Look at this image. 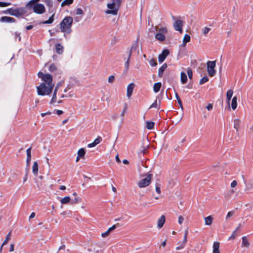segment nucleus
<instances>
[{
	"instance_id": "38",
	"label": "nucleus",
	"mask_w": 253,
	"mask_h": 253,
	"mask_svg": "<svg viewBox=\"0 0 253 253\" xmlns=\"http://www.w3.org/2000/svg\"><path fill=\"white\" fill-rule=\"evenodd\" d=\"M186 242L184 241V240L182 242H179L178 243L179 245L176 247V250H180L184 248Z\"/></svg>"
},
{
	"instance_id": "28",
	"label": "nucleus",
	"mask_w": 253,
	"mask_h": 253,
	"mask_svg": "<svg viewBox=\"0 0 253 253\" xmlns=\"http://www.w3.org/2000/svg\"><path fill=\"white\" fill-rule=\"evenodd\" d=\"M40 0H31L27 4L26 7L31 9V6L33 5L38 4V2H39Z\"/></svg>"
},
{
	"instance_id": "37",
	"label": "nucleus",
	"mask_w": 253,
	"mask_h": 253,
	"mask_svg": "<svg viewBox=\"0 0 253 253\" xmlns=\"http://www.w3.org/2000/svg\"><path fill=\"white\" fill-rule=\"evenodd\" d=\"M240 126V121L239 119H235L234 121V127L236 129L237 131L238 130Z\"/></svg>"
},
{
	"instance_id": "4",
	"label": "nucleus",
	"mask_w": 253,
	"mask_h": 253,
	"mask_svg": "<svg viewBox=\"0 0 253 253\" xmlns=\"http://www.w3.org/2000/svg\"><path fill=\"white\" fill-rule=\"evenodd\" d=\"M57 91L56 90V89H54L53 91H51V92H50L49 95H48L49 97H51L49 104L50 105H53L54 106H56L57 104H61L62 103V100H59L58 101L57 100Z\"/></svg>"
},
{
	"instance_id": "53",
	"label": "nucleus",
	"mask_w": 253,
	"mask_h": 253,
	"mask_svg": "<svg viewBox=\"0 0 253 253\" xmlns=\"http://www.w3.org/2000/svg\"><path fill=\"white\" fill-rule=\"evenodd\" d=\"M183 221H184V217L181 215L179 216L178 219V223L179 224H181L183 223Z\"/></svg>"
},
{
	"instance_id": "20",
	"label": "nucleus",
	"mask_w": 253,
	"mask_h": 253,
	"mask_svg": "<svg viewBox=\"0 0 253 253\" xmlns=\"http://www.w3.org/2000/svg\"><path fill=\"white\" fill-rule=\"evenodd\" d=\"M101 140V138L100 137H97L96 139L94 140V141L91 143H89L87 145V147L88 148H92L95 146L96 145L99 144Z\"/></svg>"
},
{
	"instance_id": "39",
	"label": "nucleus",
	"mask_w": 253,
	"mask_h": 253,
	"mask_svg": "<svg viewBox=\"0 0 253 253\" xmlns=\"http://www.w3.org/2000/svg\"><path fill=\"white\" fill-rule=\"evenodd\" d=\"M155 124L153 122H147L146 127L148 129H152L154 127Z\"/></svg>"
},
{
	"instance_id": "8",
	"label": "nucleus",
	"mask_w": 253,
	"mask_h": 253,
	"mask_svg": "<svg viewBox=\"0 0 253 253\" xmlns=\"http://www.w3.org/2000/svg\"><path fill=\"white\" fill-rule=\"evenodd\" d=\"M31 8H33L34 11L38 14L43 13L45 10L44 6L41 3H38L32 5L31 6Z\"/></svg>"
},
{
	"instance_id": "9",
	"label": "nucleus",
	"mask_w": 253,
	"mask_h": 253,
	"mask_svg": "<svg viewBox=\"0 0 253 253\" xmlns=\"http://www.w3.org/2000/svg\"><path fill=\"white\" fill-rule=\"evenodd\" d=\"M38 93L40 95H44L47 92V87L44 83H42L39 86L37 87Z\"/></svg>"
},
{
	"instance_id": "7",
	"label": "nucleus",
	"mask_w": 253,
	"mask_h": 253,
	"mask_svg": "<svg viewBox=\"0 0 253 253\" xmlns=\"http://www.w3.org/2000/svg\"><path fill=\"white\" fill-rule=\"evenodd\" d=\"M151 174H149L146 178L142 179L138 183L140 188H144L148 186L151 182Z\"/></svg>"
},
{
	"instance_id": "51",
	"label": "nucleus",
	"mask_w": 253,
	"mask_h": 253,
	"mask_svg": "<svg viewBox=\"0 0 253 253\" xmlns=\"http://www.w3.org/2000/svg\"><path fill=\"white\" fill-rule=\"evenodd\" d=\"M115 80V77L113 75H111L109 77L108 81L109 83H112Z\"/></svg>"
},
{
	"instance_id": "43",
	"label": "nucleus",
	"mask_w": 253,
	"mask_h": 253,
	"mask_svg": "<svg viewBox=\"0 0 253 253\" xmlns=\"http://www.w3.org/2000/svg\"><path fill=\"white\" fill-rule=\"evenodd\" d=\"M208 81H209V78L207 76H205V77L202 78L200 80L199 84H204V83L207 82Z\"/></svg>"
},
{
	"instance_id": "2",
	"label": "nucleus",
	"mask_w": 253,
	"mask_h": 253,
	"mask_svg": "<svg viewBox=\"0 0 253 253\" xmlns=\"http://www.w3.org/2000/svg\"><path fill=\"white\" fill-rule=\"evenodd\" d=\"M73 22L72 17L67 16L65 17L60 23V29L62 32L69 34L72 31V25Z\"/></svg>"
},
{
	"instance_id": "3",
	"label": "nucleus",
	"mask_w": 253,
	"mask_h": 253,
	"mask_svg": "<svg viewBox=\"0 0 253 253\" xmlns=\"http://www.w3.org/2000/svg\"><path fill=\"white\" fill-rule=\"evenodd\" d=\"M207 72L210 77L214 76L216 74V71L214 69L216 65V61H209L207 63Z\"/></svg>"
},
{
	"instance_id": "47",
	"label": "nucleus",
	"mask_w": 253,
	"mask_h": 253,
	"mask_svg": "<svg viewBox=\"0 0 253 253\" xmlns=\"http://www.w3.org/2000/svg\"><path fill=\"white\" fill-rule=\"evenodd\" d=\"M149 64L152 67H155L157 65L156 60L154 59H152L149 61Z\"/></svg>"
},
{
	"instance_id": "14",
	"label": "nucleus",
	"mask_w": 253,
	"mask_h": 253,
	"mask_svg": "<svg viewBox=\"0 0 253 253\" xmlns=\"http://www.w3.org/2000/svg\"><path fill=\"white\" fill-rule=\"evenodd\" d=\"M169 51L168 49H165L164 50H163V52L159 55V61L160 63L163 62L165 60L167 56L169 55Z\"/></svg>"
},
{
	"instance_id": "15",
	"label": "nucleus",
	"mask_w": 253,
	"mask_h": 253,
	"mask_svg": "<svg viewBox=\"0 0 253 253\" xmlns=\"http://www.w3.org/2000/svg\"><path fill=\"white\" fill-rule=\"evenodd\" d=\"M166 221V218L164 215H162L160 218H159L157 222V226L160 229L161 228Z\"/></svg>"
},
{
	"instance_id": "29",
	"label": "nucleus",
	"mask_w": 253,
	"mask_h": 253,
	"mask_svg": "<svg viewBox=\"0 0 253 253\" xmlns=\"http://www.w3.org/2000/svg\"><path fill=\"white\" fill-rule=\"evenodd\" d=\"M167 65L166 64H164L162 65V67H161L158 71V76L159 77H162L164 71L165 70V69L167 68Z\"/></svg>"
},
{
	"instance_id": "24",
	"label": "nucleus",
	"mask_w": 253,
	"mask_h": 253,
	"mask_svg": "<svg viewBox=\"0 0 253 253\" xmlns=\"http://www.w3.org/2000/svg\"><path fill=\"white\" fill-rule=\"evenodd\" d=\"M160 104H161V101H159V102L156 99L154 102L152 103V104L150 106L149 109H151L152 108H156L158 109H160Z\"/></svg>"
},
{
	"instance_id": "57",
	"label": "nucleus",
	"mask_w": 253,
	"mask_h": 253,
	"mask_svg": "<svg viewBox=\"0 0 253 253\" xmlns=\"http://www.w3.org/2000/svg\"><path fill=\"white\" fill-rule=\"evenodd\" d=\"M110 234V233L107 231H106V232H104V233H102L101 234V236L103 237V238H105V237H107L108 236H109V235Z\"/></svg>"
},
{
	"instance_id": "56",
	"label": "nucleus",
	"mask_w": 253,
	"mask_h": 253,
	"mask_svg": "<svg viewBox=\"0 0 253 253\" xmlns=\"http://www.w3.org/2000/svg\"><path fill=\"white\" fill-rule=\"evenodd\" d=\"M213 108V105L211 103H209L208 105L206 106V109L209 110L211 111Z\"/></svg>"
},
{
	"instance_id": "46",
	"label": "nucleus",
	"mask_w": 253,
	"mask_h": 253,
	"mask_svg": "<svg viewBox=\"0 0 253 253\" xmlns=\"http://www.w3.org/2000/svg\"><path fill=\"white\" fill-rule=\"evenodd\" d=\"M236 230H234L233 232L232 235L229 237V238L228 239L229 240H234L235 239V238L237 236V235L236 234Z\"/></svg>"
},
{
	"instance_id": "60",
	"label": "nucleus",
	"mask_w": 253,
	"mask_h": 253,
	"mask_svg": "<svg viewBox=\"0 0 253 253\" xmlns=\"http://www.w3.org/2000/svg\"><path fill=\"white\" fill-rule=\"evenodd\" d=\"M187 235H188V230H186L184 232V239H183V240H184L185 242L187 241Z\"/></svg>"
},
{
	"instance_id": "40",
	"label": "nucleus",
	"mask_w": 253,
	"mask_h": 253,
	"mask_svg": "<svg viewBox=\"0 0 253 253\" xmlns=\"http://www.w3.org/2000/svg\"><path fill=\"white\" fill-rule=\"evenodd\" d=\"M73 0H65L61 3V6H64L65 5H69L70 4L72 3Z\"/></svg>"
},
{
	"instance_id": "55",
	"label": "nucleus",
	"mask_w": 253,
	"mask_h": 253,
	"mask_svg": "<svg viewBox=\"0 0 253 253\" xmlns=\"http://www.w3.org/2000/svg\"><path fill=\"white\" fill-rule=\"evenodd\" d=\"M116 228V225H114L112 227H110L107 231L110 233L112 231L115 230Z\"/></svg>"
},
{
	"instance_id": "18",
	"label": "nucleus",
	"mask_w": 253,
	"mask_h": 253,
	"mask_svg": "<svg viewBox=\"0 0 253 253\" xmlns=\"http://www.w3.org/2000/svg\"><path fill=\"white\" fill-rule=\"evenodd\" d=\"M219 246L220 244L219 242H214L213 244L212 248V253H220L219 251Z\"/></svg>"
},
{
	"instance_id": "23",
	"label": "nucleus",
	"mask_w": 253,
	"mask_h": 253,
	"mask_svg": "<svg viewBox=\"0 0 253 253\" xmlns=\"http://www.w3.org/2000/svg\"><path fill=\"white\" fill-rule=\"evenodd\" d=\"M233 94V91L232 89H229L226 93L227 102L228 104L230 103V101L232 98Z\"/></svg>"
},
{
	"instance_id": "52",
	"label": "nucleus",
	"mask_w": 253,
	"mask_h": 253,
	"mask_svg": "<svg viewBox=\"0 0 253 253\" xmlns=\"http://www.w3.org/2000/svg\"><path fill=\"white\" fill-rule=\"evenodd\" d=\"M210 31V29L208 27H205L203 29V32L204 35H206Z\"/></svg>"
},
{
	"instance_id": "48",
	"label": "nucleus",
	"mask_w": 253,
	"mask_h": 253,
	"mask_svg": "<svg viewBox=\"0 0 253 253\" xmlns=\"http://www.w3.org/2000/svg\"><path fill=\"white\" fill-rule=\"evenodd\" d=\"M11 4L10 2H0V7H6Z\"/></svg>"
},
{
	"instance_id": "54",
	"label": "nucleus",
	"mask_w": 253,
	"mask_h": 253,
	"mask_svg": "<svg viewBox=\"0 0 253 253\" xmlns=\"http://www.w3.org/2000/svg\"><path fill=\"white\" fill-rule=\"evenodd\" d=\"M234 211H229L226 215V219H228V218H230V217H231L234 214Z\"/></svg>"
},
{
	"instance_id": "32",
	"label": "nucleus",
	"mask_w": 253,
	"mask_h": 253,
	"mask_svg": "<svg viewBox=\"0 0 253 253\" xmlns=\"http://www.w3.org/2000/svg\"><path fill=\"white\" fill-rule=\"evenodd\" d=\"M38 77L41 78L45 82L47 81V74H43L42 72H39L38 73Z\"/></svg>"
},
{
	"instance_id": "36",
	"label": "nucleus",
	"mask_w": 253,
	"mask_h": 253,
	"mask_svg": "<svg viewBox=\"0 0 253 253\" xmlns=\"http://www.w3.org/2000/svg\"><path fill=\"white\" fill-rule=\"evenodd\" d=\"M190 41V36L188 34H185L183 39V44L185 45L187 42Z\"/></svg>"
},
{
	"instance_id": "1",
	"label": "nucleus",
	"mask_w": 253,
	"mask_h": 253,
	"mask_svg": "<svg viewBox=\"0 0 253 253\" xmlns=\"http://www.w3.org/2000/svg\"><path fill=\"white\" fill-rule=\"evenodd\" d=\"M121 3V0H112L107 4L108 9L105 11V13L107 14L117 15Z\"/></svg>"
},
{
	"instance_id": "33",
	"label": "nucleus",
	"mask_w": 253,
	"mask_h": 253,
	"mask_svg": "<svg viewBox=\"0 0 253 253\" xmlns=\"http://www.w3.org/2000/svg\"><path fill=\"white\" fill-rule=\"evenodd\" d=\"M85 154V152L84 148H81L78 151V156L81 158H84Z\"/></svg>"
},
{
	"instance_id": "16",
	"label": "nucleus",
	"mask_w": 253,
	"mask_h": 253,
	"mask_svg": "<svg viewBox=\"0 0 253 253\" xmlns=\"http://www.w3.org/2000/svg\"><path fill=\"white\" fill-rule=\"evenodd\" d=\"M31 147L29 148L26 150L27 153V159H26V165L27 167L30 166L31 159Z\"/></svg>"
},
{
	"instance_id": "26",
	"label": "nucleus",
	"mask_w": 253,
	"mask_h": 253,
	"mask_svg": "<svg viewBox=\"0 0 253 253\" xmlns=\"http://www.w3.org/2000/svg\"><path fill=\"white\" fill-rule=\"evenodd\" d=\"M60 201L62 204H67L71 201V198L69 196H66L61 198Z\"/></svg>"
},
{
	"instance_id": "59",
	"label": "nucleus",
	"mask_w": 253,
	"mask_h": 253,
	"mask_svg": "<svg viewBox=\"0 0 253 253\" xmlns=\"http://www.w3.org/2000/svg\"><path fill=\"white\" fill-rule=\"evenodd\" d=\"M76 13L78 15H82L83 14V10L81 8H78L76 11Z\"/></svg>"
},
{
	"instance_id": "31",
	"label": "nucleus",
	"mask_w": 253,
	"mask_h": 253,
	"mask_svg": "<svg viewBox=\"0 0 253 253\" xmlns=\"http://www.w3.org/2000/svg\"><path fill=\"white\" fill-rule=\"evenodd\" d=\"M162 84L161 83H157L154 84L153 90L155 92H158L161 87Z\"/></svg>"
},
{
	"instance_id": "27",
	"label": "nucleus",
	"mask_w": 253,
	"mask_h": 253,
	"mask_svg": "<svg viewBox=\"0 0 253 253\" xmlns=\"http://www.w3.org/2000/svg\"><path fill=\"white\" fill-rule=\"evenodd\" d=\"M213 220V218L210 215L205 218V224L207 225H210L211 224Z\"/></svg>"
},
{
	"instance_id": "45",
	"label": "nucleus",
	"mask_w": 253,
	"mask_h": 253,
	"mask_svg": "<svg viewBox=\"0 0 253 253\" xmlns=\"http://www.w3.org/2000/svg\"><path fill=\"white\" fill-rule=\"evenodd\" d=\"M175 97L177 100V101H178V103L179 104V105H180L181 108L182 110L183 109V106H182V101L180 98V97H179L177 93H176L175 94Z\"/></svg>"
},
{
	"instance_id": "12",
	"label": "nucleus",
	"mask_w": 253,
	"mask_h": 253,
	"mask_svg": "<svg viewBox=\"0 0 253 253\" xmlns=\"http://www.w3.org/2000/svg\"><path fill=\"white\" fill-rule=\"evenodd\" d=\"M52 75L48 74V95L51 91H53L55 87L54 84L52 83Z\"/></svg>"
},
{
	"instance_id": "6",
	"label": "nucleus",
	"mask_w": 253,
	"mask_h": 253,
	"mask_svg": "<svg viewBox=\"0 0 253 253\" xmlns=\"http://www.w3.org/2000/svg\"><path fill=\"white\" fill-rule=\"evenodd\" d=\"M48 71L55 77L61 75L62 72L57 63H51L48 66Z\"/></svg>"
},
{
	"instance_id": "49",
	"label": "nucleus",
	"mask_w": 253,
	"mask_h": 253,
	"mask_svg": "<svg viewBox=\"0 0 253 253\" xmlns=\"http://www.w3.org/2000/svg\"><path fill=\"white\" fill-rule=\"evenodd\" d=\"M54 16L55 14L53 13L52 15L48 18V24H51L53 22Z\"/></svg>"
},
{
	"instance_id": "11",
	"label": "nucleus",
	"mask_w": 253,
	"mask_h": 253,
	"mask_svg": "<svg viewBox=\"0 0 253 253\" xmlns=\"http://www.w3.org/2000/svg\"><path fill=\"white\" fill-rule=\"evenodd\" d=\"M183 22L180 20H177L175 21L173 24L174 29L176 31H178L180 33L182 32V27Z\"/></svg>"
},
{
	"instance_id": "30",
	"label": "nucleus",
	"mask_w": 253,
	"mask_h": 253,
	"mask_svg": "<svg viewBox=\"0 0 253 253\" xmlns=\"http://www.w3.org/2000/svg\"><path fill=\"white\" fill-rule=\"evenodd\" d=\"M237 98L236 96H234L232 100L231 107L233 110L236 109L237 106Z\"/></svg>"
},
{
	"instance_id": "17",
	"label": "nucleus",
	"mask_w": 253,
	"mask_h": 253,
	"mask_svg": "<svg viewBox=\"0 0 253 253\" xmlns=\"http://www.w3.org/2000/svg\"><path fill=\"white\" fill-rule=\"evenodd\" d=\"M0 21L1 22L5 23H12L15 22V20L13 18L8 16H3L1 17Z\"/></svg>"
},
{
	"instance_id": "61",
	"label": "nucleus",
	"mask_w": 253,
	"mask_h": 253,
	"mask_svg": "<svg viewBox=\"0 0 253 253\" xmlns=\"http://www.w3.org/2000/svg\"><path fill=\"white\" fill-rule=\"evenodd\" d=\"M71 212L70 211H64L62 213H61V215H64V216H70Z\"/></svg>"
},
{
	"instance_id": "35",
	"label": "nucleus",
	"mask_w": 253,
	"mask_h": 253,
	"mask_svg": "<svg viewBox=\"0 0 253 253\" xmlns=\"http://www.w3.org/2000/svg\"><path fill=\"white\" fill-rule=\"evenodd\" d=\"M82 201V199L79 197V196H76L74 198V199L72 200V202H71V204L72 205H74V204H78L79 203H80Z\"/></svg>"
},
{
	"instance_id": "42",
	"label": "nucleus",
	"mask_w": 253,
	"mask_h": 253,
	"mask_svg": "<svg viewBox=\"0 0 253 253\" xmlns=\"http://www.w3.org/2000/svg\"><path fill=\"white\" fill-rule=\"evenodd\" d=\"M127 104L126 103H124V109H123L122 113L121 114V116L123 118L122 121L123 120V118H124V117L125 116V113L126 109H127Z\"/></svg>"
},
{
	"instance_id": "50",
	"label": "nucleus",
	"mask_w": 253,
	"mask_h": 253,
	"mask_svg": "<svg viewBox=\"0 0 253 253\" xmlns=\"http://www.w3.org/2000/svg\"><path fill=\"white\" fill-rule=\"evenodd\" d=\"M187 75L190 79H191L192 78V71L191 69H188L187 70Z\"/></svg>"
},
{
	"instance_id": "21",
	"label": "nucleus",
	"mask_w": 253,
	"mask_h": 253,
	"mask_svg": "<svg viewBox=\"0 0 253 253\" xmlns=\"http://www.w3.org/2000/svg\"><path fill=\"white\" fill-rule=\"evenodd\" d=\"M242 246L243 247H246L249 248L250 247V244L246 236H244L242 238Z\"/></svg>"
},
{
	"instance_id": "10",
	"label": "nucleus",
	"mask_w": 253,
	"mask_h": 253,
	"mask_svg": "<svg viewBox=\"0 0 253 253\" xmlns=\"http://www.w3.org/2000/svg\"><path fill=\"white\" fill-rule=\"evenodd\" d=\"M53 50L57 54L61 55L64 52V47L61 44L58 42H55L54 43Z\"/></svg>"
},
{
	"instance_id": "41",
	"label": "nucleus",
	"mask_w": 253,
	"mask_h": 253,
	"mask_svg": "<svg viewBox=\"0 0 253 253\" xmlns=\"http://www.w3.org/2000/svg\"><path fill=\"white\" fill-rule=\"evenodd\" d=\"M155 190L158 194H161V185L158 183H156L155 184Z\"/></svg>"
},
{
	"instance_id": "58",
	"label": "nucleus",
	"mask_w": 253,
	"mask_h": 253,
	"mask_svg": "<svg viewBox=\"0 0 253 253\" xmlns=\"http://www.w3.org/2000/svg\"><path fill=\"white\" fill-rule=\"evenodd\" d=\"M237 185V182L236 180H233L231 183V187L234 188Z\"/></svg>"
},
{
	"instance_id": "19",
	"label": "nucleus",
	"mask_w": 253,
	"mask_h": 253,
	"mask_svg": "<svg viewBox=\"0 0 253 253\" xmlns=\"http://www.w3.org/2000/svg\"><path fill=\"white\" fill-rule=\"evenodd\" d=\"M127 55H128L127 59L125 63V67L126 71L128 70V69H129V67L130 59L131 55V50H129L128 51Z\"/></svg>"
},
{
	"instance_id": "13",
	"label": "nucleus",
	"mask_w": 253,
	"mask_h": 253,
	"mask_svg": "<svg viewBox=\"0 0 253 253\" xmlns=\"http://www.w3.org/2000/svg\"><path fill=\"white\" fill-rule=\"evenodd\" d=\"M134 87L135 84L134 83H130L127 85L126 90V96L128 98L131 97Z\"/></svg>"
},
{
	"instance_id": "25",
	"label": "nucleus",
	"mask_w": 253,
	"mask_h": 253,
	"mask_svg": "<svg viewBox=\"0 0 253 253\" xmlns=\"http://www.w3.org/2000/svg\"><path fill=\"white\" fill-rule=\"evenodd\" d=\"M180 81L182 84H184L187 82V76L184 72H181L180 74Z\"/></svg>"
},
{
	"instance_id": "34",
	"label": "nucleus",
	"mask_w": 253,
	"mask_h": 253,
	"mask_svg": "<svg viewBox=\"0 0 253 253\" xmlns=\"http://www.w3.org/2000/svg\"><path fill=\"white\" fill-rule=\"evenodd\" d=\"M22 9H15L13 10V13H11L12 15L15 16H19L22 14Z\"/></svg>"
},
{
	"instance_id": "64",
	"label": "nucleus",
	"mask_w": 253,
	"mask_h": 253,
	"mask_svg": "<svg viewBox=\"0 0 253 253\" xmlns=\"http://www.w3.org/2000/svg\"><path fill=\"white\" fill-rule=\"evenodd\" d=\"M14 244H13L10 245V249H9L10 252H12L14 251Z\"/></svg>"
},
{
	"instance_id": "63",
	"label": "nucleus",
	"mask_w": 253,
	"mask_h": 253,
	"mask_svg": "<svg viewBox=\"0 0 253 253\" xmlns=\"http://www.w3.org/2000/svg\"><path fill=\"white\" fill-rule=\"evenodd\" d=\"M55 112H56L58 115H60L63 113V112L62 110H54L53 113H54Z\"/></svg>"
},
{
	"instance_id": "62",
	"label": "nucleus",
	"mask_w": 253,
	"mask_h": 253,
	"mask_svg": "<svg viewBox=\"0 0 253 253\" xmlns=\"http://www.w3.org/2000/svg\"><path fill=\"white\" fill-rule=\"evenodd\" d=\"M61 86V82H58L56 86H55L54 87V89H56V90H58V88Z\"/></svg>"
},
{
	"instance_id": "5",
	"label": "nucleus",
	"mask_w": 253,
	"mask_h": 253,
	"mask_svg": "<svg viewBox=\"0 0 253 253\" xmlns=\"http://www.w3.org/2000/svg\"><path fill=\"white\" fill-rule=\"evenodd\" d=\"M158 33L155 35V38L160 42H163L165 40V34L168 32V30L165 27H162L157 30Z\"/></svg>"
},
{
	"instance_id": "22",
	"label": "nucleus",
	"mask_w": 253,
	"mask_h": 253,
	"mask_svg": "<svg viewBox=\"0 0 253 253\" xmlns=\"http://www.w3.org/2000/svg\"><path fill=\"white\" fill-rule=\"evenodd\" d=\"M32 172L36 176L38 175V164L37 162H34L32 167Z\"/></svg>"
},
{
	"instance_id": "44",
	"label": "nucleus",
	"mask_w": 253,
	"mask_h": 253,
	"mask_svg": "<svg viewBox=\"0 0 253 253\" xmlns=\"http://www.w3.org/2000/svg\"><path fill=\"white\" fill-rule=\"evenodd\" d=\"M10 237H11V235H10V233H9L7 236H6V237L5 238V240H4V241L3 242V243L2 244V246H3L4 245L6 244L7 243V242H8V241L10 240Z\"/></svg>"
}]
</instances>
